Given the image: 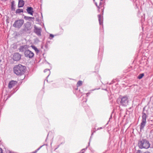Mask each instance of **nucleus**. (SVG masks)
Wrapping results in <instances>:
<instances>
[{
    "mask_svg": "<svg viewBox=\"0 0 153 153\" xmlns=\"http://www.w3.org/2000/svg\"><path fill=\"white\" fill-rule=\"evenodd\" d=\"M149 113L147 110H145V107L143 108L142 113V119L140 126V130H143L146 124V118L148 117Z\"/></svg>",
    "mask_w": 153,
    "mask_h": 153,
    "instance_id": "nucleus-1",
    "label": "nucleus"
},
{
    "mask_svg": "<svg viewBox=\"0 0 153 153\" xmlns=\"http://www.w3.org/2000/svg\"><path fill=\"white\" fill-rule=\"evenodd\" d=\"M26 67L21 64L15 66L13 68L14 73L16 75L21 76L24 74L25 71Z\"/></svg>",
    "mask_w": 153,
    "mask_h": 153,
    "instance_id": "nucleus-2",
    "label": "nucleus"
},
{
    "mask_svg": "<svg viewBox=\"0 0 153 153\" xmlns=\"http://www.w3.org/2000/svg\"><path fill=\"white\" fill-rule=\"evenodd\" d=\"M138 145L141 149H148L150 147V143L149 141L145 139H143L139 141Z\"/></svg>",
    "mask_w": 153,
    "mask_h": 153,
    "instance_id": "nucleus-3",
    "label": "nucleus"
},
{
    "mask_svg": "<svg viewBox=\"0 0 153 153\" xmlns=\"http://www.w3.org/2000/svg\"><path fill=\"white\" fill-rule=\"evenodd\" d=\"M120 101V104L123 106H126L128 103V98L127 96H120L117 101Z\"/></svg>",
    "mask_w": 153,
    "mask_h": 153,
    "instance_id": "nucleus-4",
    "label": "nucleus"
},
{
    "mask_svg": "<svg viewBox=\"0 0 153 153\" xmlns=\"http://www.w3.org/2000/svg\"><path fill=\"white\" fill-rule=\"evenodd\" d=\"M24 23V20L22 19H20L16 20L13 25V26L15 28L20 29Z\"/></svg>",
    "mask_w": 153,
    "mask_h": 153,
    "instance_id": "nucleus-5",
    "label": "nucleus"
},
{
    "mask_svg": "<svg viewBox=\"0 0 153 153\" xmlns=\"http://www.w3.org/2000/svg\"><path fill=\"white\" fill-rule=\"evenodd\" d=\"M31 28V23L30 22H27L24 24L23 30L25 31L26 32L30 30Z\"/></svg>",
    "mask_w": 153,
    "mask_h": 153,
    "instance_id": "nucleus-6",
    "label": "nucleus"
},
{
    "mask_svg": "<svg viewBox=\"0 0 153 153\" xmlns=\"http://www.w3.org/2000/svg\"><path fill=\"white\" fill-rule=\"evenodd\" d=\"M24 55L26 57L29 58H32L34 56L33 53L29 49L25 51V52L24 53Z\"/></svg>",
    "mask_w": 153,
    "mask_h": 153,
    "instance_id": "nucleus-7",
    "label": "nucleus"
},
{
    "mask_svg": "<svg viewBox=\"0 0 153 153\" xmlns=\"http://www.w3.org/2000/svg\"><path fill=\"white\" fill-rule=\"evenodd\" d=\"M34 32L38 36H41L42 28L41 27L38 28L36 25L34 26Z\"/></svg>",
    "mask_w": 153,
    "mask_h": 153,
    "instance_id": "nucleus-8",
    "label": "nucleus"
},
{
    "mask_svg": "<svg viewBox=\"0 0 153 153\" xmlns=\"http://www.w3.org/2000/svg\"><path fill=\"white\" fill-rule=\"evenodd\" d=\"M21 57V55L18 53H14L13 57L14 60L18 61L19 60Z\"/></svg>",
    "mask_w": 153,
    "mask_h": 153,
    "instance_id": "nucleus-9",
    "label": "nucleus"
},
{
    "mask_svg": "<svg viewBox=\"0 0 153 153\" xmlns=\"http://www.w3.org/2000/svg\"><path fill=\"white\" fill-rule=\"evenodd\" d=\"M28 46L27 45H22L20 46L19 50L20 52H24L27 51L28 49Z\"/></svg>",
    "mask_w": 153,
    "mask_h": 153,
    "instance_id": "nucleus-10",
    "label": "nucleus"
},
{
    "mask_svg": "<svg viewBox=\"0 0 153 153\" xmlns=\"http://www.w3.org/2000/svg\"><path fill=\"white\" fill-rule=\"evenodd\" d=\"M16 83L17 82L15 81L12 80L10 81L8 84V88H11L15 86Z\"/></svg>",
    "mask_w": 153,
    "mask_h": 153,
    "instance_id": "nucleus-11",
    "label": "nucleus"
},
{
    "mask_svg": "<svg viewBox=\"0 0 153 153\" xmlns=\"http://www.w3.org/2000/svg\"><path fill=\"white\" fill-rule=\"evenodd\" d=\"M26 11L28 14H30L31 15H33V8L31 7H28L26 9Z\"/></svg>",
    "mask_w": 153,
    "mask_h": 153,
    "instance_id": "nucleus-12",
    "label": "nucleus"
},
{
    "mask_svg": "<svg viewBox=\"0 0 153 153\" xmlns=\"http://www.w3.org/2000/svg\"><path fill=\"white\" fill-rule=\"evenodd\" d=\"M98 16L99 24L100 25H103V16L100 15H98Z\"/></svg>",
    "mask_w": 153,
    "mask_h": 153,
    "instance_id": "nucleus-13",
    "label": "nucleus"
},
{
    "mask_svg": "<svg viewBox=\"0 0 153 153\" xmlns=\"http://www.w3.org/2000/svg\"><path fill=\"white\" fill-rule=\"evenodd\" d=\"M25 4V2L23 0H19L18 4V7L19 8L22 7Z\"/></svg>",
    "mask_w": 153,
    "mask_h": 153,
    "instance_id": "nucleus-14",
    "label": "nucleus"
},
{
    "mask_svg": "<svg viewBox=\"0 0 153 153\" xmlns=\"http://www.w3.org/2000/svg\"><path fill=\"white\" fill-rule=\"evenodd\" d=\"M24 19L26 20L30 21L31 19H34V18L33 17L28 16H25L24 18Z\"/></svg>",
    "mask_w": 153,
    "mask_h": 153,
    "instance_id": "nucleus-15",
    "label": "nucleus"
},
{
    "mask_svg": "<svg viewBox=\"0 0 153 153\" xmlns=\"http://www.w3.org/2000/svg\"><path fill=\"white\" fill-rule=\"evenodd\" d=\"M31 47L35 51V52L37 53H38L39 52V50L34 45H32Z\"/></svg>",
    "mask_w": 153,
    "mask_h": 153,
    "instance_id": "nucleus-16",
    "label": "nucleus"
},
{
    "mask_svg": "<svg viewBox=\"0 0 153 153\" xmlns=\"http://www.w3.org/2000/svg\"><path fill=\"white\" fill-rule=\"evenodd\" d=\"M23 12V10L22 9H18L16 11V14L19 13Z\"/></svg>",
    "mask_w": 153,
    "mask_h": 153,
    "instance_id": "nucleus-17",
    "label": "nucleus"
},
{
    "mask_svg": "<svg viewBox=\"0 0 153 153\" xmlns=\"http://www.w3.org/2000/svg\"><path fill=\"white\" fill-rule=\"evenodd\" d=\"M82 83V81L80 80L77 83V87H79L81 86Z\"/></svg>",
    "mask_w": 153,
    "mask_h": 153,
    "instance_id": "nucleus-18",
    "label": "nucleus"
},
{
    "mask_svg": "<svg viewBox=\"0 0 153 153\" xmlns=\"http://www.w3.org/2000/svg\"><path fill=\"white\" fill-rule=\"evenodd\" d=\"M144 76V74L143 73L140 74L138 76V78L139 79H141Z\"/></svg>",
    "mask_w": 153,
    "mask_h": 153,
    "instance_id": "nucleus-19",
    "label": "nucleus"
},
{
    "mask_svg": "<svg viewBox=\"0 0 153 153\" xmlns=\"http://www.w3.org/2000/svg\"><path fill=\"white\" fill-rule=\"evenodd\" d=\"M93 1L94 2V3L95 5H96V6L97 7V8L98 9H99L100 8V6H98L97 4V3L96 2H95V0H93Z\"/></svg>",
    "mask_w": 153,
    "mask_h": 153,
    "instance_id": "nucleus-20",
    "label": "nucleus"
},
{
    "mask_svg": "<svg viewBox=\"0 0 153 153\" xmlns=\"http://www.w3.org/2000/svg\"><path fill=\"white\" fill-rule=\"evenodd\" d=\"M14 1H13L11 2V7L15 6Z\"/></svg>",
    "mask_w": 153,
    "mask_h": 153,
    "instance_id": "nucleus-21",
    "label": "nucleus"
},
{
    "mask_svg": "<svg viewBox=\"0 0 153 153\" xmlns=\"http://www.w3.org/2000/svg\"><path fill=\"white\" fill-rule=\"evenodd\" d=\"M54 37V35L52 34H50V37H49V39H52Z\"/></svg>",
    "mask_w": 153,
    "mask_h": 153,
    "instance_id": "nucleus-22",
    "label": "nucleus"
},
{
    "mask_svg": "<svg viewBox=\"0 0 153 153\" xmlns=\"http://www.w3.org/2000/svg\"><path fill=\"white\" fill-rule=\"evenodd\" d=\"M49 71V74L48 76H47V77H48L50 75V70H49V69H45L44 71V72H47V71Z\"/></svg>",
    "mask_w": 153,
    "mask_h": 153,
    "instance_id": "nucleus-23",
    "label": "nucleus"
},
{
    "mask_svg": "<svg viewBox=\"0 0 153 153\" xmlns=\"http://www.w3.org/2000/svg\"><path fill=\"white\" fill-rule=\"evenodd\" d=\"M15 6L11 7V9L12 11H15Z\"/></svg>",
    "mask_w": 153,
    "mask_h": 153,
    "instance_id": "nucleus-24",
    "label": "nucleus"
},
{
    "mask_svg": "<svg viewBox=\"0 0 153 153\" xmlns=\"http://www.w3.org/2000/svg\"><path fill=\"white\" fill-rule=\"evenodd\" d=\"M102 54H101V55H100V53H99L98 54V58H100V59H101V57H102Z\"/></svg>",
    "mask_w": 153,
    "mask_h": 153,
    "instance_id": "nucleus-25",
    "label": "nucleus"
},
{
    "mask_svg": "<svg viewBox=\"0 0 153 153\" xmlns=\"http://www.w3.org/2000/svg\"><path fill=\"white\" fill-rule=\"evenodd\" d=\"M45 145H46L45 144H44L42 146H41L39 148L37 149V151H39L43 146Z\"/></svg>",
    "mask_w": 153,
    "mask_h": 153,
    "instance_id": "nucleus-26",
    "label": "nucleus"
},
{
    "mask_svg": "<svg viewBox=\"0 0 153 153\" xmlns=\"http://www.w3.org/2000/svg\"><path fill=\"white\" fill-rule=\"evenodd\" d=\"M149 124L151 125H153V122L152 120H151L149 121Z\"/></svg>",
    "mask_w": 153,
    "mask_h": 153,
    "instance_id": "nucleus-27",
    "label": "nucleus"
},
{
    "mask_svg": "<svg viewBox=\"0 0 153 153\" xmlns=\"http://www.w3.org/2000/svg\"><path fill=\"white\" fill-rule=\"evenodd\" d=\"M36 21H37L38 23H40L41 22V21L38 18H36Z\"/></svg>",
    "mask_w": 153,
    "mask_h": 153,
    "instance_id": "nucleus-28",
    "label": "nucleus"
},
{
    "mask_svg": "<svg viewBox=\"0 0 153 153\" xmlns=\"http://www.w3.org/2000/svg\"><path fill=\"white\" fill-rule=\"evenodd\" d=\"M102 2H101V1H100V4H99V6L100 7L102 6Z\"/></svg>",
    "mask_w": 153,
    "mask_h": 153,
    "instance_id": "nucleus-29",
    "label": "nucleus"
},
{
    "mask_svg": "<svg viewBox=\"0 0 153 153\" xmlns=\"http://www.w3.org/2000/svg\"><path fill=\"white\" fill-rule=\"evenodd\" d=\"M90 94V92L88 93H87L86 94L87 96L88 97L89 95Z\"/></svg>",
    "mask_w": 153,
    "mask_h": 153,
    "instance_id": "nucleus-30",
    "label": "nucleus"
},
{
    "mask_svg": "<svg viewBox=\"0 0 153 153\" xmlns=\"http://www.w3.org/2000/svg\"><path fill=\"white\" fill-rule=\"evenodd\" d=\"M0 153H2V150L1 148H0Z\"/></svg>",
    "mask_w": 153,
    "mask_h": 153,
    "instance_id": "nucleus-31",
    "label": "nucleus"
},
{
    "mask_svg": "<svg viewBox=\"0 0 153 153\" xmlns=\"http://www.w3.org/2000/svg\"><path fill=\"white\" fill-rule=\"evenodd\" d=\"M45 48H47L48 47V46L47 44H46L45 46Z\"/></svg>",
    "mask_w": 153,
    "mask_h": 153,
    "instance_id": "nucleus-32",
    "label": "nucleus"
},
{
    "mask_svg": "<svg viewBox=\"0 0 153 153\" xmlns=\"http://www.w3.org/2000/svg\"><path fill=\"white\" fill-rule=\"evenodd\" d=\"M102 128L101 127H99V128H98L97 129V130H99V129H102Z\"/></svg>",
    "mask_w": 153,
    "mask_h": 153,
    "instance_id": "nucleus-33",
    "label": "nucleus"
},
{
    "mask_svg": "<svg viewBox=\"0 0 153 153\" xmlns=\"http://www.w3.org/2000/svg\"><path fill=\"white\" fill-rule=\"evenodd\" d=\"M91 136L90 137V139L89 141V144H90V140H91Z\"/></svg>",
    "mask_w": 153,
    "mask_h": 153,
    "instance_id": "nucleus-34",
    "label": "nucleus"
},
{
    "mask_svg": "<svg viewBox=\"0 0 153 153\" xmlns=\"http://www.w3.org/2000/svg\"><path fill=\"white\" fill-rule=\"evenodd\" d=\"M38 151H37V149L35 150V152H34L33 153H36Z\"/></svg>",
    "mask_w": 153,
    "mask_h": 153,
    "instance_id": "nucleus-35",
    "label": "nucleus"
},
{
    "mask_svg": "<svg viewBox=\"0 0 153 153\" xmlns=\"http://www.w3.org/2000/svg\"><path fill=\"white\" fill-rule=\"evenodd\" d=\"M9 153H13V152H9Z\"/></svg>",
    "mask_w": 153,
    "mask_h": 153,
    "instance_id": "nucleus-36",
    "label": "nucleus"
},
{
    "mask_svg": "<svg viewBox=\"0 0 153 153\" xmlns=\"http://www.w3.org/2000/svg\"><path fill=\"white\" fill-rule=\"evenodd\" d=\"M93 133L91 134V136H92V135H93Z\"/></svg>",
    "mask_w": 153,
    "mask_h": 153,
    "instance_id": "nucleus-37",
    "label": "nucleus"
},
{
    "mask_svg": "<svg viewBox=\"0 0 153 153\" xmlns=\"http://www.w3.org/2000/svg\"><path fill=\"white\" fill-rule=\"evenodd\" d=\"M41 15H42V13H41Z\"/></svg>",
    "mask_w": 153,
    "mask_h": 153,
    "instance_id": "nucleus-38",
    "label": "nucleus"
},
{
    "mask_svg": "<svg viewBox=\"0 0 153 153\" xmlns=\"http://www.w3.org/2000/svg\"><path fill=\"white\" fill-rule=\"evenodd\" d=\"M100 1H102L103 0H100Z\"/></svg>",
    "mask_w": 153,
    "mask_h": 153,
    "instance_id": "nucleus-39",
    "label": "nucleus"
},
{
    "mask_svg": "<svg viewBox=\"0 0 153 153\" xmlns=\"http://www.w3.org/2000/svg\"><path fill=\"white\" fill-rule=\"evenodd\" d=\"M87 100L86 101H85V102H86Z\"/></svg>",
    "mask_w": 153,
    "mask_h": 153,
    "instance_id": "nucleus-40",
    "label": "nucleus"
},
{
    "mask_svg": "<svg viewBox=\"0 0 153 153\" xmlns=\"http://www.w3.org/2000/svg\"><path fill=\"white\" fill-rule=\"evenodd\" d=\"M100 51V49H99V52Z\"/></svg>",
    "mask_w": 153,
    "mask_h": 153,
    "instance_id": "nucleus-41",
    "label": "nucleus"
},
{
    "mask_svg": "<svg viewBox=\"0 0 153 153\" xmlns=\"http://www.w3.org/2000/svg\"><path fill=\"white\" fill-rule=\"evenodd\" d=\"M82 153H84V152H82Z\"/></svg>",
    "mask_w": 153,
    "mask_h": 153,
    "instance_id": "nucleus-42",
    "label": "nucleus"
}]
</instances>
